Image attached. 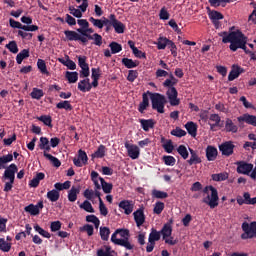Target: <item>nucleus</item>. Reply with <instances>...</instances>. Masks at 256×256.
Wrapping results in <instances>:
<instances>
[{
    "mask_svg": "<svg viewBox=\"0 0 256 256\" xmlns=\"http://www.w3.org/2000/svg\"><path fill=\"white\" fill-rule=\"evenodd\" d=\"M209 18L211 19L213 25L215 26L216 29H219L221 27V19H223V14L217 11H211L209 12Z\"/></svg>",
    "mask_w": 256,
    "mask_h": 256,
    "instance_id": "14",
    "label": "nucleus"
},
{
    "mask_svg": "<svg viewBox=\"0 0 256 256\" xmlns=\"http://www.w3.org/2000/svg\"><path fill=\"white\" fill-rule=\"evenodd\" d=\"M150 99L152 101V108L155 109L158 113H165V103H167V99L159 94H150Z\"/></svg>",
    "mask_w": 256,
    "mask_h": 256,
    "instance_id": "4",
    "label": "nucleus"
},
{
    "mask_svg": "<svg viewBox=\"0 0 256 256\" xmlns=\"http://www.w3.org/2000/svg\"><path fill=\"white\" fill-rule=\"evenodd\" d=\"M238 123H247L248 125H252V127H256V116L250 114H243L237 118Z\"/></svg>",
    "mask_w": 256,
    "mask_h": 256,
    "instance_id": "11",
    "label": "nucleus"
},
{
    "mask_svg": "<svg viewBox=\"0 0 256 256\" xmlns=\"http://www.w3.org/2000/svg\"><path fill=\"white\" fill-rule=\"evenodd\" d=\"M80 209H84V211H86L87 213H95V209H93V205H91V202L87 200L80 205Z\"/></svg>",
    "mask_w": 256,
    "mask_h": 256,
    "instance_id": "52",
    "label": "nucleus"
},
{
    "mask_svg": "<svg viewBox=\"0 0 256 256\" xmlns=\"http://www.w3.org/2000/svg\"><path fill=\"white\" fill-rule=\"evenodd\" d=\"M103 157H105V146L104 145H100L97 149V151H95L92 154V159H103Z\"/></svg>",
    "mask_w": 256,
    "mask_h": 256,
    "instance_id": "34",
    "label": "nucleus"
},
{
    "mask_svg": "<svg viewBox=\"0 0 256 256\" xmlns=\"http://www.w3.org/2000/svg\"><path fill=\"white\" fill-rule=\"evenodd\" d=\"M58 61L62 63V65H65V67H67L71 71H75V69H77V64H75L73 60L69 59V56H66V59L59 58Z\"/></svg>",
    "mask_w": 256,
    "mask_h": 256,
    "instance_id": "24",
    "label": "nucleus"
},
{
    "mask_svg": "<svg viewBox=\"0 0 256 256\" xmlns=\"http://www.w3.org/2000/svg\"><path fill=\"white\" fill-rule=\"evenodd\" d=\"M37 67L43 75H49V71L47 70V64L45 63V60L38 59L37 61Z\"/></svg>",
    "mask_w": 256,
    "mask_h": 256,
    "instance_id": "42",
    "label": "nucleus"
},
{
    "mask_svg": "<svg viewBox=\"0 0 256 256\" xmlns=\"http://www.w3.org/2000/svg\"><path fill=\"white\" fill-rule=\"evenodd\" d=\"M140 125L144 131H149V129H153V127H155V122L153 121V119H141Z\"/></svg>",
    "mask_w": 256,
    "mask_h": 256,
    "instance_id": "28",
    "label": "nucleus"
},
{
    "mask_svg": "<svg viewBox=\"0 0 256 256\" xmlns=\"http://www.w3.org/2000/svg\"><path fill=\"white\" fill-rule=\"evenodd\" d=\"M117 235H119V230H116L112 236L111 241L114 243V245H120L121 247H124L128 251H131L135 246L129 242V239L127 238H117Z\"/></svg>",
    "mask_w": 256,
    "mask_h": 256,
    "instance_id": "5",
    "label": "nucleus"
},
{
    "mask_svg": "<svg viewBox=\"0 0 256 256\" xmlns=\"http://www.w3.org/2000/svg\"><path fill=\"white\" fill-rule=\"evenodd\" d=\"M101 189L104 193L109 194L113 191V184L107 183L105 179L100 178Z\"/></svg>",
    "mask_w": 256,
    "mask_h": 256,
    "instance_id": "32",
    "label": "nucleus"
},
{
    "mask_svg": "<svg viewBox=\"0 0 256 256\" xmlns=\"http://www.w3.org/2000/svg\"><path fill=\"white\" fill-rule=\"evenodd\" d=\"M92 85L93 87H99V77H101V70L99 68H92Z\"/></svg>",
    "mask_w": 256,
    "mask_h": 256,
    "instance_id": "22",
    "label": "nucleus"
},
{
    "mask_svg": "<svg viewBox=\"0 0 256 256\" xmlns=\"http://www.w3.org/2000/svg\"><path fill=\"white\" fill-rule=\"evenodd\" d=\"M227 179H229V174L227 172L212 175V181H227Z\"/></svg>",
    "mask_w": 256,
    "mask_h": 256,
    "instance_id": "45",
    "label": "nucleus"
},
{
    "mask_svg": "<svg viewBox=\"0 0 256 256\" xmlns=\"http://www.w3.org/2000/svg\"><path fill=\"white\" fill-rule=\"evenodd\" d=\"M163 209H165V203L156 202L153 211L156 215H161V213H163Z\"/></svg>",
    "mask_w": 256,
    "mask_h": 256,
    "instance_id": "56",
    "label": "nucleus"
},
{
    "mask_svg": "<svg viewBox=\"0 0 256 256\" xmlns=\"http://www.w3.org/2000/svg\"><path fill=\"white\" fill-rule=\"evenodd\" d=\"M203 193L204 197L202 201L208 205L210 209H215V207L219 206V192L217 191V188L213 186H206Z\"/></svg>",
    "mask_w": 256,
    "mask_h": 256,
    "instance_id": "2",
    "label": "nucleus"
},
{
    "mask_svg": "<svg viewBox=\"0 0 256 256\" xmlns=\"http://www.w3.org/2000/svg\"><path fill=\"white\" fill-rule=\"evenodd\" d=\"M77 33H80V42L88 43V41H93V35L88 32H83V29H77Z\"/></svg>",
    "mask_w": 256,
    "mask_h": 256,
    "instance_id": "30",
    "label": "nucleus"
},
{
    "mask_svg": "<svg viewBox=\"0 0 256 256\" xmlns=\"http://www.w3.org/2000/svg\"><path fill=\"white\" fill-rule=\"evenodd\" d=\"M173 220H170L168 223L164 224V226L162 227L160 233L163 236V239H165L166 237H171L172 233H173Z\"/></svg>",
    "mask_w": 256,
    "mask_h": 256,
    "instance_id": "20",
    "label": "nucleus"
},
{
    "mask_svg": "<svg viewBox=\"0 0 256 256\" xmlns=\"http://www.w3.org/2000/svg\"><path fill=\"white\" fill-rule=\"evenodd\" d=\"M233 149H235L233 142H225L219 146V150L221 151L222 155H225L226 157L233 155Z\"/></svg>",
    "mask_w": 256,
    "mask_h": 256,
    "instance_id": "13",
    "label": "nucleus"
},
{
    "mask_svg": "<svg viewBox=\"0 0 256 256\" xmlns=\"http://www.w3.org/2000/svg\"><path fill=\"white\" fill-rule=\"evenodd\" d=\"M64 35L68 41H81V33L73 30L64 31Z\"/></svg>",
    "mask_w": 256,
    "mask_h": 256,
    "instance_id": "21",
    "label": "nucleus"
},
{
    "mask_svg": "<svg viewBox=\"0 0 256 256\" xmlns=\"http://www.w3.org/2000/svg\"><path fill=\"white\" fill-rule=\"evenodd\" d=\"M34 231H36V233H39V235H41L42 237H45V239H51V234L37 224L34 225Z\"/></svg>",
    "mask_w": 256,
    "mask_h": 256,
    "instance_id": "41",
    "label": "nucleus"
},
{
    "mask_svg": "<svg viewBox=\"0 0 256 256\" xmlns=\"http://www.w3.org/2000/svg\"><path fill=\"white\" fill-rule=\"evenodd\" d=\"M45 179V173L39 172L36 176L30 181V187H39V183Z\"/></svg>",
    "mask_w": 256,
    "mask_h": 256,
    "instance_id": "26",
    "label": "nucleus"
},
{
    "mask_svg": "<svg viewBox=\"0 0 256 256\" xmlns=\"http://www.w3.org/2000/svg\"><path fill=\"white\" fill-rule=\"evenodd\" d=\"M43 90L41 89H38V88H33L30 96L32 97V99H41V97H43Z\"/></svg>",
    "mask_w": 256,
    "mask_h": 256,
    "instance_id": "57",
    "label": "nucleus"
},
{
    "mask_svg": "<svg viewBox=\"0 0 256 256\" xmlns=\"http://www.w3.org/2000/svg\"><path fill=\"white\" fill-rule=\"evenodd\" d=\"M152 197L155 199H167L169 197V194L167 192H163L161 190H152Z\"/></svg>",
    "mask_w": 256,
    "mask_h": 256,
    "instance_id": "46",
    "label": "nucleus"
},
{
    "mask_svg": "<svg viewBox=\"0 0 256 256\" xmlns=\"http://www.w3.org/2000/svg\"><path fill=\"white\" fill-rule=\"evenodd\" d=\"M86 221H87V223H93V225L96 229H99V225H101V221L95 215L86 216Z\"/></svg>",
    "mask_w": 256,
    "mask_h": 256,
    "instance_id": "44",
    "label": "nucleus"
},
{
    "mask_svg": "<svg viewBox=\"0 0 256 256\" xmlns=\"http://www.w3.org/2000/svg\"><path fill=\"white\" fill-rule=\"evenodd\" d=\"M15 173H17V165L11 164L4 172V179L15 181Z\"/></svg>",
    "mask_w": 256,
    "mask_h": 256,
    "instance_id": "16",
    "label": "nucleus"
},
{
    "mask_svg": "<svg viewBox=\"0 0 256 256\" xmlns=\"http://www.w3.org/2000/svg\"><path fill=\"white\" fill-rule=\"evenodd\" d=\"M133 216L137 227H141L143 223H145V213L143 212V209L136 210L133 213Z\"/></svg>",
    "mask_w": 256,
    "mask_h": 256,
    "instance_id": "18",
    "label": "nucleus"
},
{
    "mask_svg": "<svg viewBox=\"0 0 256 256\" xmlns=\"http://www.w3.org/2000/svg\"><path fill=\"white\" fill-rule=\"evenodd\" d=\"M162 147L166 151V153H173L174 147H173V142L171 140H167L166 142H164Z\"/></svg>",
    "mask_w": 256,
    "mask_h": 256,
    "instance_id": "60",
    "label": "nucleus"
},
{
    "mask_svg": "<svg viewBox=\"0 0 256 256\" xmlns=\"http://www.w3.org/2000/svg\"><path fill=\"white\" fill-rule=\"evenodd\" d=\"M91 179L95 185V189L96 190H101V184H99V181H101V179H103V177H99V173L92 171L91 172Z\"/></svg>",
    "mask_w": 256,
    "mask_h": 256,
    "instance_id": "33",
    "label": "nucleus"
},
{
    "mask_svg": "<svg viewBox=\"0 0 256 256\" xmlns=\"http://www.w3.org/2000/svg\"><path fill=\"white\" fill-rule=\"evenodd\" d=\"M11 161H13V154L0 157V169H5V165H7V163H11Z\"/></svg>",
    "mask_w": 256,
    "mask_h": 256,
    "instance_id": "36",
    "label": "nucleus"
},
{
    "mask_svg": "<svg viewBox=\"0 0 256 256\" xmlns=\"http://www.w3.org/2000/svg\"><path fill=\"white\" fill-rule=\"evenodd\" d=\"M219 37H222V43H230V51H237V49H243L245 53H251L247 50V38L241 31L233 32H220Z\"/></svg>",
    "mask_w": 256,
    "mask_h": 256,
    "instance_id": "1",
    "label": "nucleus"
},
{
    "mask_svg": "<svg viewBox=\"0 0 256 256\" xmlns=\"http://www.w3.org/2000/svg\"><path fill=\"white\" fill-rule=\"evenodd\" d=\"M70 15H73V17H76L77 19H81L83 17V11L81 9L74 8L73 6L69 7Z\"/></svg>",
    "mask_w": 256,
    "mask_h": 256,
    "instance_id": "49",
    "label": "nucleus"
},
{
    "mask_svg": "<svg viewBox=\"0 0 256 256\" xmlns=\"http://www.w3.org/2000/svg\"><path fill=\"white\" fill-rule=\"evenodd\" d=\"M190 151V159L188 160L189 165H195L197 163H201V158H199V156L197 155V153L195 151H193V149H189Z\"/></svg>",
    "mask_w": 256,
    "mask_h": 256,
    "instance_id": "35",
    "label": "nucleus"
},
{
    "mask_svg": "<svg viewBox=\"0 0 256 256\" xmlns=\"http://www.w3.org/2000/svg\"><path fill=\"white\" fill-rule=\"evenodd\" d=\"M161 239V232L152 229L151 233L149 234L148 241H152L155 243V241H159Z\"/></svg>",
    "mask_w": 256,
    "mask_h": 256,
    "instance_id": "51",
    "label": "nucleus"
},
{
    "mask_svg": "<svg viewBox=\"0 0 256 256\" xmlns=\"http://www.w3.org/2000/svg\"><path fill=\"white\" fill-rule=\"evenodd\" d=\"M112 27H114L115 31L119 34L125 33V24L121 21H115Z\"/></svg>",
    "mask_w": 256,
    "mask_h": 256,
    "instance_id": "50",
    "label": "nucleus"
},
{
    "mask_svg": "<svg viewBox=\"0 0 256 256\" xmlns=\"http://www.w3.org/2000/svg\"><path fill=\"white\" fill-rule=\"evenodd\" d=\"M166 95H167V97L169 99V103L172 107H177V105H179L180 100H179V98H177L178 92L175 87H170L167 90Z\"/></svg>",
    "mask_w": 256,
    "mask_h": 256,
    "instance_id": "8",
    "label": "nucleus"
},
{
    "mask_svg": "<svg viewBox=\"0 0 256 256\" xmlns=\"http://www.w3.org/2000/svg\"><path fill=\"white\" fill-rule=\"evenodd\" d=\"M79 193H81V186H72L68 191V201H70V203H75Z\"/></svg>",
    "mask_w": 256,
    "mask_h": 256,
    "instance_id": "17",
    "label": "nucleus"
},
{
    "mask_svg": "<svg viewBox=\"0 0 256 256\" xmlns=\"http://www.w3.org/2000/svg\"><path fill=\"white\" fill-rule=\"evenodd\" d=\"M118 206L125 215H131L135 209V202H133V200H122L119 202Z\"/></svg>",
    "mask_w": 256,
    "mask_h": 256,
    "instance_id": "7",
    "label": "nucleus"
},
{
    "mask_svg": "<svg viewBox=\"0 0 256 256\" xmlns=\"http://www.w3.org/2000/svg\"><path fill=\"white\" fill-rule=\"evenodd\" d=\"M185 129L191 137H197V124L194 122H188L185 124Z\"/></svg>",
    "mask_w": 256,
    "mask_h": 256,
    "instance_id": "27",
    "label": "nucleus"
},
{
    "mask_svg": "<svg viewBox=\"0 0 256 256\" xmlns=\"http://www.w3.org/2000/svg\"><path fill=\"white\" fill-rule=\"evenodd\" d=\"M65 77L68 80V83H77L79 79V73L67 71Z\"/></svg>",
    "mask_w": 256,
    "mask_h": 256,
    "instance_id": "38",
    "label": "nucleus"
},
{
    "mask_svg": "<svg viewBox=\"0 0 256 256\" xmlns=\"http://www.w3.org/2000/svg\"><path fill=\"white\" fill-rule=\"evenodd\" d=\"M177 151H178L179 155L182 157V159L189 158V151H187V147L185 145H180L177 148Z\"/></svg>",
    "mask_w": 256,
    "mask_h": 256,
    "instance_id": "53",
    "label": "nucleus"
},
{
    "mask_svg": "<svg viewBox=\"0 0 256 256\" xmlns=\"http://www.w3.org/2000/svg\"><path fill=\"white\" fill-rule=\"evenodd\" d=\"M163 161L165 165H168L169 167H173V165H175V157L173 156H164Z\"/></svg>",
    "mask_w": 256,
    "mask_h": 256,
    "instance_id": "63",
    "label": "nucleus"
},
{
    "mask_svg": "<svg viewBox=\"0 0 256 256\" xmlns=\"http://www.w3.org/2000/svg\"><path fill=\"white\" fill-rule=\"evenodd\" d=\"M41 209H43V202H38L36 205L30 204L24 208L26 213H30V215H39L41 213Z\"/></svg>",
    "mask_w": 256,
    "mask_h": 256,
    "instance_id": "12",
    "label": "nucleus"
},
{
    "mask_svg": "<svg viewBox=\"0 0 256 256\" xmlns=\"http://www.w3.org/2000/svg\"><path fill=\"white\" fill-rule=\"evenodd\" d=\"M169 41L170 40L167 37L160 36L157 39V42L154 43V45H157V49H159V51H161V50L166 49L168 47Z\"/></svg>",
    "mask_w": 256,
    "mask_h": 256,
    "instance_id": "23",
    "label": "nucleus"
},
{
    "mask_svg": "<svg viewBox=\"0 0 256 256\" xmlns=\"http://www.w3.org/2000/svg\"><path fill=\"white\" fill-rule=\"evenodd\" d=\"M11 53H19V48L17 47V42L11 41L6 45Z\"/></svg>",
    "mask_w": 256,
    "mask_h": 256,
    "instance_id": "61",
    "label": "nucleus"
},
{
    "mask_svg": "<svg viewBox=\"0 0 256 256\" xmlns=\"http://www.w3.org/2000/svg\"><path fill=\"white\" fill-rule=\"evenodd\" d=\"M112 55H115L117 53H120V51H122L123 47L121 46V44L117 43V42H112L109 45Z\"/></svg>",
    "mask_w": 256,
    "mask_h": 256,
    "instance_id": "54",
    "label": "nucleus"
},
{
    "mask_svg": "<svg viewBox=\"0 0 256 256\" xmlns=\"http://www.w3.org/2000/svg\"><path fill=\"white\" fill-rule=\"evenodd\" d=\"M248 232H250L252 237H256V222L248 224Z\"/></svg>",
    "mask_w": 256,
    "mask_h": 256,
    "instance_id": "64",
    "label": "nucleus"
},
{
    "mask_svg": "<svg viewBox=\"0 0 256 256\" xmlns=\"http://www.w3.org/2000/svg\"><path fill=\"white\" fill-rule=\"evenodd\" d=\"M249 223L244 222L242 224V230L244 233L241 235V239H253V236L251 235V232H249Z\"/></svg>",
    "mask_w": 256,
    "mask_h": 256,
    "instance_id": "40",
    "label": "nucleus"
},
{
    "mask_svg": "<svg viewBox=\"0 0 256 256\" xmlns=\"http://www.w3.org/2000/svg\"><path fill=\"white\" fill-rule=\"evenodd\" d=\"M109 235H111V230L107 227H100V237L102 241H109Z\"/></svg>",
    "mask_w": 256,
    "mask_h": 256,
    "instance_id": "47",
    "label": "nucleus"
},
{
    "mask_svg": "<svg viewBox=\"0 0 256 256\" xmlns=\"http://www.w3.org/2000/svg\"><path fill=\"white\" fill-rule=\"evenodd\" d=\"M245 70L237 64L232 65L231 71L228 75V81H235Z\"/></svg>",
    "mask_w": 256,
    "mask_h": 256,
    "instance_id": "10",
    "label": "nucleus"
},
{
    "mask_svg": "<svg viewBox=\"0 0 256 256\" xmlns=\"http://www.w3.org/2000/svg\"><path fill=\"white\" fill-rule=\"evenodd\" d=\"M38 121H41L42 123H44V125H47L48 127H51V116H47V115H42L40 117H38Z\"/></svg>",
    "mask_w": 256,
    "mask_h": 256,
    "instance_id": "62",
    "label": "nucleus"
},
{
    "mask_svg": "<svg viewBox=\"0 0 256 256\" xmlns=\"http://www.w3.org/2000/svg\"><path fill=\"white\" fill-rule=\"evenodd\" d=\"M147 107H149V96H147V94H143V100L139 105L138 111L140 113H144L145 109H147Z\"/></svg>",
    "mask_w": 256,
    "mask_h": 256,
    "instance_id": "39",
    "label": "nucleus"
},
{
    "mask_svg": "<svg viewBox=\"0 0 256 256\" xmlns=\"http://www.w3.org/2000/svg\"><path fill=\"white\" fill-rule=\"evenodd\" d=\"M89 158L87 157V153L83 150L78 151V158L73 159V163L76 167H81L83 165H87V161Z\"/></svg>",
    "mask_w": 256,
    "mask_h": 256,
    "instance_id": "9",
    "label": "nucleus"
},
{
    "mask_svg": "<svg viewBox=\"0 0 256 256\" xmlns=\"http://www.w3.org/2000/svg\"><path fill=\"white\" fill-rule=\"evenodd\" d=\"M122 63H123V65H125V67H127V69H133V68L137 67V62H135L129 58L122 59Z\"/></svg>",
    "mask_w": 256,
    "mask_h": 256,
    "instance_id": "55",
    "label": "nucleus"
},
{
    "mask_svg": "<svg viewBox=\"0 0 256 256\" xmlns=\"http://www.w3.org/2000/svg\"><path fill=\"white\" fill-rule=\"evenodd\" d=\"M56 107L57 109H65L66 111H71V109H73V106H71V103L67 100L57 103Z\"/></svg>",
    "mask_w": 256,
    "mask_h": 256,
    "instance_id": "48",
    "label": "nucleus"
},
{
    "mask_svg": "<svg viewBox=\"0 0 256 256\" xmlns=\"http://www.w3.org/2000/svg\"><path fill=\"white\" fill-rule=\"evenodd\" d=\"M44 157H46V159H48V161H50L54 165V167H61V161H59L57 157L47 152H44Z\"/></svg>",
    "mask_w": 256,
    "mask_h": 256,
    "instance_id": "43",
    "label": "nucleus"
},
{
    "mask_svg": "<svg viewBox=\"0 0 256 256\" xmlns=\"http://www.w3.org/2000/svg\"><path fill=\"white\" fill-rule=\"evenodd\" d=\"M18 35L20 37H22L23 39H25L26 41H31V39H33V34L32 33H29L25 30H19L18 31Z\"/></svg>",
    "mask_w": 256,
    "mask_h": 256,
    "instance_id": "59",
    "label": "nucleus"
},
{
    "mask_svg": "<svg viewBox=\"0 0 256 256\" xmlns=\"http://www.w3.org/2000/svg\"><path fill=\"white\" fill-rule=\"evenodd\" d=\"M59 197L60 194L58 190L53 189L47 192V199H49V201L52 203L59 201Z\"/></svg>",
    "mask_w": 256,
    "mask_h": 256,
    "instance_id": "31",
    "label": "nucleus"
},
{
    "mask_svg": "<svg viewBox=\"0 0 256 256\" xmlns=\"http://www.w3.org/2000/svg\"><path fill=\"white\" fill-rule=\"evenodd\" d=\"M224 130L226 133H237V131H239V126H237L230 118H226Z\"/></svg>",
    "mask_w": 256,
    "mask_h": 256,
    "instance_id": "19",
    "label": "nucleus"
},
{
    "mask_svg": "<svg viewBox=\"0 0 256 256\" xmlns=\"http://www.w3.org/2000/svg\"><path fill=\"white\" fill-rule=\"evenodd\" d=\"M78 89L82 93H87L93 89V83H91L89 78H85L78 83Z\"/></svg>",
    "mask_w": 256,
    "mask_h": 256,
    "instance_id": "15",
    "label": "nucleus"
},
{
    "mask_svg": "<svg viewBox=\"0 0 256 256\" xmlns=\"http://www.w3.org/2000/svg\"><path fill=\"white\" fill-rule=\"evenodd\" d=\"M124 147L130 159H133V160L139 159V155H141V149H139V146L135 144H131L129 142H125Z\"/></svg>",
    "mask_w": 256,
    "mask_h": 256,
    "instance_id": "6",
    "label": "nucleus"
},
{
    "mask_svg": "<svg viewBox=\"0 0 256 256\" xmlns=\"http://www.w3.org/2000/svg\"><path fill=\"white\" fill-rule=\"evenodd\" d=\"M90 23L98 29H103V19H95L94 17L89 18Z\"/></svg>",
    "mask_w": 256,
    "mask_h": 256,
    "instance_id": "58",
    "label": "nucleus"
},
{
    "mask_svg": "<svg viewBox=\"0 0 256 256\" xmlns=\"http://www.w3.org/2000/svg\"><path fill=\"white\" fill-rule=\"evenodd\" d=\"M27 57H29V50L24 49L20 53L17 54L16 62L18 63V65H21L23 63V59H27Z\"/></svg>",
    "mask_w": 256,
    "mask_h": 256,
    "instance_id": "37",
    "label": "nucleus"
},
{
    "mask_svg": "<svg viewBox=\"0 0 256 256\" xmlns=\"http://www.w3.org/2000/svg\"><path fill=\"white\" fill-rule=\"evenodd\" d=\"M236 165L237 173H239L240 175H248V177H251L255 181L256 168H253V164L244 161H238L236 162Z\"/></svg>",
    "mask_w": 256,
    "mask_h": 256,
    "instance_id": "3",
    "label": "nucleus"
},
{
    "mask_svg": "<svg viewBox=\"0 0 256 256\" xmlns=\"http://www.w3.org/2000/svg\"><path fill=\"white\" fill-rule=\"evenodd\" d=\"M206 157L208 161H215V159H217V148L208 146L206 148Z\"/></svg>",
    "mask_w": 256,
    "mask_h": 256,
    "instance_id": "25",
    "label": "nucleus"
},
{
    "mask_svg": "<svg viewBox=\"0 0 256 256\" xmlns=\"http://www.w3.org/2000/svg\"><path fill=\"white\" fill-rule=\"evenodd\" d=\"M12 246L13 243L7 242L5 238H0V251H2L3 253H9Z\"/></svg>",
    "mask_w": 256,
    "mask_h": 256,
    "instance_id": "29",
    "label": "nucleus"
}]
</instances>
